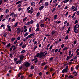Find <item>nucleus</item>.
<instances>
[{"label": "nucleus", "instance_id": "obj_25", "mask_svg": "<svg viewBox=\"0 0 79 79\" xmlns=\"http://www.w3.org/2000/svg\"><path fill=\"white\" fill-rule=\"evenodd\" d=\"M26 47V45L24 44L22 46V48H25V47Z\"/></svg>", "mask_w": 79, "mask_h": 79}, {"label": "nucleus", "instance_id": "obj_29", "mask_svg": "<svg viewBox=\"0 0 79 79\" xmlns=\"http://www.w3.org/2000/svg\"><path fill=\"white\" fill-rule=\"evenodd\" d=\"M40 30V29H39V28H37L35 30V32H38V31H39Z\"/></svg>", "mask_w": 79, "mask_h": 79}, {"label": "nucleus", "instance_id": "obj_33", "mask_svg": "<svg viewBox=\"0 0 79 79\" xmlns=\"http://www.w3.org/2000/svg\"><path fill=\"white\" fill-rule=\"evenodd\" d=\"M47 54V52L46 51L44 53V56H45Z\"/></svg>", "mask_w": 79, "mask_h": 79}, {"label": "nucleus", "instance_id": "obj_8", "mask_svg": "<svg viewBox=\"0 0 79 79\" xmlns=\"http://www.w3.org/2000/svg\"><path fill=\"white\" fill-rule=\"evenodd\" d=\"M73 29H74V31L75 33H77L79 32L78 30L77 29V28H73Z\"/></svg>", "mask_w": 79, "mask_h": 79}, {"label": "nucleus", "instance_id": "obj_21", "mask_svg": "<svg viewBox=\"0 0 79 79\" xmlns=\"http://www.w3.org/2000/svg\"><path fill=\"white\" fill-rule=\"evenodd\" d=\"M29 39V38H28V37H27V36L24 39L23 41H26V40H27V39Z\"/></svg>", "mask_w": 79, "mask_h": 79}, {"label": "nucleus", "instance_id": "obj_32", "mask_svg": "<svg viewBox=\"0 0 79 79\" xmlns=\"http://www.w3.org/2000/svg\"><path fill=\"white\" fill-rule=\"evenodd\" d=\"M52 48H53V45H51V46H50V47L49 48V49L50 50H52Z\"/></svg>", "mask_w": 79, "mask_h": 79}, {"label": "nucleus", "instance_id": "obj_62", "mask_svg": "<svg viewBox=\"0 0 79 79\" xmlns=\"http://www.w3.org/2000/svg\"><path fill=\"white\" fill-rule=\"evenodd\" d=\"M53 69L51 68L50 69V71H53Z\"/></svg>", "mask_w": 79, "mask_h": 79}, {"label": "nucleus", "instance_id": "obj_37", "mask_svg": "<svg viewBox=\"0 0 79 79\" xmlns=\"http://www.w3.org/2000/svg\"><path fill=\"white\" fill-rule=\"evenodd\" d=\"M34 59L35 60H37V58H36V56H34Z\"/></svg>", "mask_w": 79, "mask_h": 79}, {"label": "nucleus", "instance_id": "obj_56", "mask_svg": "<svg viewBox=\"0 0 79 79\" xmlns=\"http://www.w3.org/2000/svg\"><path fill=\"white\" fill-rule=\"evenodd\" d=\"M7 35V34H5L4 35H3V36L4 37H6Z\"/></svg>", "mask_w": 79, "mask_h": 79}, {"label": "nucleus", "instance_id": "obj_39", "mask_svg": "<svg viewBox=\"0 0 79 79\" xmlns=\"http://www.w3.org/2000/svg\"><path fill=\"white\" fill-rule=\"evenodd\" d=\"M29 32H31V31H32V28H31V27L29 28Z\"/></svg>", "mask_w": 79, "mask_h": 79}, {"label": "nucleus", "instance_id": "obj_28", "mask_svg": "<svg viewBox=\"0 0 79 79\" xmlns=\"http://www.w3.org/2000/svg\"><path fill=\"white\" fill-rule=\"evenodd\" d=\"M27 17H25L23 20V22H25L26 21V19H27Z\"/></svg>", "mask_w": 79, "mask_h": 79}, {"label": "nucleus", "instance_id": "obj_44", "mask_svg": "<svg viewBox=\"0 0 79 79\" xmlns=\"http://www.w3.org/2000/svg\"><path fill=\"white\" fill-rule=\"evenodd\" d=\"M34 23V21L33 20H31L30 21V24H32V23Z\"/></svg>", "mask_w": 79, "mask_h": 79}, {"label": "nucleus", "instance_id": "obj_27", "mask_svg": "<svg viewBox=\"0 0 79 79\" xmlns=\"http://www.w3.org/2000/svg\"><path fill=\"white\" fill-rule=\"evenodd\" d=\"M74 77V76H72V75H70L69 76V77H68V78H73Z\"/></svg>", "mask_w": 79, "mask_h": 79}, {"label": "nucleus", "instance_id": "obj_61", "mask_svg": "<svg viewBox=\"0 0 79 79\" xmlns=\"http://www.w3.org/2000/svg\"><path fill=\"white\" fill-rule=\"evenodd\" d=\"M8 31H11V29L10 28H8Z\"/></svg>", "mask_w": 79, "mask_h": 79}, {"label": "nucleus", "instance_id": "obj_64", "mask_svg": "<svg viewBox=\"0 0 79 79\" xmlns=\"http://www.w3.org/2000/svg\"><path fill=\"white\" fill-rule=\"evenodd\" d=\"M79 49H77V50H76V53H77V52H79Z\"/></svg>", "mask_w": 79, "mask_h": 79}, {"label": "nucleus", "instance_id": "obj_14", "mask_svg": "<svg viewBox=\"0 0 79 79\" xmlns=\"http://www.w3.org/2000/svg\"><path fill=\"white\" fill-rule=\"evenodd\" d=\"M12 48H13V50H15L16 49V46L15 45H13L12 47Z\"/></svg>", "mask_w": 79, "mask_h": 79}, {"label": "nucleus", "instance_id": "obj_41", "mask_svg": "<svg viewBox=\"0 0 79 79\" xmlns=\"http://www.w3.org/2000/svg\"><path fill=\"white\" fill-rule=\"evenodd\" d=\"M23 44V42H21L19 46H22Z\"/></svg>", "mask_w": 79, "mask_h": 79}, {"label": "nucleus", "instance_id": "obj_30", "mask_svg": "<svg viewBox=\"0 0 79 79\" xmlns=\"http://www.w3.org/2000/svg\"><path fill=\"white\" fill-rule=\"evenodd\" d=\"M40 55V53H37V54L36 55V57H39V56Z\"/></svg>", "mask_w": 79, "mask_h": 79}, {"label": "nucleus", "instance_id": "obj_52", "mask_svg": "<svg viewBox=\"0 0 79 79\" xmlns=\"http://www.w3.org/2000/svg\"><path fill=\"white\" fill-rule=\"evenodd\" d=\"M58 49H56L55 50V52H58Z\"/></svg>", "mask_w": 79, "mask_h": 79}, {"label": "nucleus", "instance_id": "obj_24", "mask_svg": "<svg viewBox=\"0 0 79 79\" xmlns=\"http://www.w3.org/2000/svg\"><path fill=\"white\" fill-rule=\"evenodd\" d=\"M9 12V10L8 9H6L5 11L6 13H8Z\"/></svg>", "mask_w": 79, "mask_h": 79}, {"label": "nucleus", "instance_id": "obj_3", "mask_svg": "<svg viewBox=\"0 0 79 79\" xmlns=\"http://www.w3.org/2000/svg\"><path fill=\"white\" fill-rule=\"evenodd\" d=\"M44 56V52H41L40 53V56H39V58H42L43 56Z\"/></svg>", "mask_w": 79, "mask_h": 79}, {"label": "nucleus", "instance_id": "obj_15", "mask_svg": "<svg viewBox=\"0 0 79 79\" xmlns=\"http://www.w3.org/2000/svg\"><path fill=\"white\" fill-rule=\"evenodd\" d=\"M30 24V22L28 21L27 22V23H25V25H26V26H28V25H29Z\"/></svg>", "mask_w": 79, "mask_h": 79}, {"label": "nucleus", "instance_id": "obj_5", "mask_svg": "<svg viewBox=\"0 0 79 79\" xmlns=\"http://www.w3.org/2000/svg\"><path fill=\"white\" fill-rule=\"evenodd\" d=\"M68 70V69H65L62 71V73H67Z\"/></svg>", "mask_w": 79, "mask_h": 79}, {"label": "nucleus", "instance_id": "obj_54", "mask_svg": "<svg viewBox=\"0 0 79 79\" xmlns=\"http://www.w3.org/2000/svg\"><path fill=\"white\" fill-rule=\"evenodd\" d=\"M45 64V63H43L42 64V66H44Z\"/></svg>", "mask_w": 79, "mask_h": 79}, {"label": "nucleus", "instance_id": "obj_19", "mask_svg": "<svg viewBox=\"0 0 79 79\" xmlns=\"http://www.w3.org/2000/svg\"><path fill=\"white\" fill-rule=\"evenodd\" d=\"M70 30H71V27H69L67 31V33H69V31H70Z\"/></svg>", "mask_w": 79, "mask_h": 79}, {"label": "nucleus", "instance_id": "obj_57", "mask_svg": "<svg viewBox=\"0 0 79 79\" xmlns=\"http://www.w3.org/2000/svg\"><path fill=\"white\" fill-rule=\"evenodd\" d=\"M17 60V58H15L14 59V61H16V60Z\"/></svg>", "mask_w": 79, "mask_h": 79}, {"label": "nucleus", "instance_id": "obj_53", "mask_svg": "<svg viewBox=\"0 0 79 79\" xmlns=\"http://www.w3.org/2000/svg\"><path fill=\"white\" fill-rule=\"evenodd\" d=\"M64 29H65V28H64V27H62L61 28V29H62V30H64Z\"/></svg>", "mask_w": 79, "mask_h": 79}, {"label": "nucleus", "instance_id": "obj_34", "mask_svg": "<svg viewBox=\"0 0 79 79\" xmlns=\"http://www.w3.org/2000/svg\"><path fill=\"white\" fill-rule=\"evenodd\" d=\"M39 15H40V13L38 12L36 15V16L38 17V16H39Z\"/></svg>", "mask_w": 79, "mask_h": 79}, {"label": "nucleus", "instance_id": "obj_58", "mask_svg": "<svg viewBox=\"0 0 79 79\" xmlns=\"http://www.w3.org/2000/svg\"><path fill=\"white\" fill-rule=\"evenodd\" d=\"M56 18H57V15H55V16H54L55 19H56Z\"/></svg>", "mask_w": 79, "mask_h": 79}, {"label": "nucleus", "instance_id": "obj_38", "mask_svg": "<svg viewBox=\"0 0 79 79\" xmlns=\"http://www.w3.org/2000/svg\"><path fill=\"white\" fill-rule=\"evenodd\" d=\"M64 46V44H63L61 45V47L62 48H63Z\"/></svg>", "mask_w": 79, "mask_h": 79}, {"label": "nucleus", "instance_id": "obj_51", "mask_svg": "<svg viewBox=\"0 0 79 79\" xmlns=\"http://www.w3.org/2000/svg\"><path fill=\"white\" fill-rule=\"evenodd\" d=\"M21 32V30H18L17 31V34H19L20 33V32Z\"/></svg>", "mask_w": 79, "mask_h": 79}, {"label": "nucleus", "instance_id": "obj_60", "mask_svg": "<svg viewBox=\"0 0 79 79\" xmlns=\"http://www.w3.org/2000/svg\"><path fill=\"white\" fill-rule=\"evenodd\" d=\"M50 35L49 34H47L46 35V37H49V36H50Z\"/></svg>", "mask_w": 79, "mask_h": 79}, {"label": "nucleus", "instance_id": "obj_10", "mask_svg": "<svg viewBox=\"0 0 79 79\" xmlns=\"http://www.w3.org/2000/svg\"><path fill=\"white\" fill-rule=\"evenodd\" d=\"M23 55H21L19 56L20 60H23L24 58V56H23Z\"/></svg>", "mask_w": 79, "mask_h": 79}, {"label": "nucleus", "instance_id": "obj_46", "mask_svg": "<svg viewBox=\"0 0 79 79\" xmlns=\"http://www.w3.org/2000/svg\"><path fill=\"white\" fill-rule=\"evenodd\" d=\"M42 1H43V0H40V2H39L38 4H40V3H42Z\"/></svg>", "mask_w": 79, "mask_h": 79}, {"label": "nucleus", "instance_id": "obj_2", "mask_svg": "<svg viewBox=\"0 0 79 79\" xmlns=\"http://www.w3.org/2000/svg\"><path fill=\"white\" fill-rule=\"evenodd\" d=\"M24 66H25L26 67H29L31 66V64L28 62H27L25 63Z\"/></svg>", "mask_w": 79, "mask_h": 79}, {"label": "nucleus", "instance_id": "obj_18", "mask_svg": "<svg viewBox=\"0 0 79 79\" xmlns=\"http://www.w3.org/2000/svg\"><path fill=\"white\" fill-rule=\"evenodd\" d=\"M56 32V31L54 30L53 31H52V33H51V34L52 35H53V34H55V33Z\"/></svg>", "mask_w": 79, "mask_h": 79}, {"label": "nucleus", "instance_id": "obj_59", "mask_svg": "<svg viewBox=\"0 0 79 79\" xmlns=\"http://www.w3.org/2000/svg\"><path fill=\"white\" fill-rule=\"evenodd\" d=\"M60 23H61V21H58L57 22V24H60Z\"/></svg>", "mask_w": 79, "mask_h": 79}, {"label": "nucleus", "instance_id": "obj_49", "mask_svg": "<svg viewBox=\"0 0 79 79\" xmlns=\"http://www.w3.org/2000/svg\"><path fill=\"white\" fill-rule=\"evenodd\" d=\"M37 41L35 42L34 43V45H36V44H37Z\"/></svg>", "mask_w": 79, "mask_h": 79}, {"label": "nucleus", "instance_id": "obj_13", "mask_svg": "<svg viewBox=\"0 0 79 79\" xmlns=\"http://www.w3.org/2000/svg\"><path fill=\"white\" fill-rule=\"evenodd\" d=\"M22 2H23V1H19L16 3V5H18V4L19 3H21Z\"/></svg>", "mask_w": 79, "mask_h": 79}, {"label": "nucleus", "instance_id": "obj_63", "mask_svg": "<svg viewBox=\"0 0 79 79\" xmlns=\"http://www.w3.org/2000/svg\"><path fill=\"white\" fill-rule=\"evenodd\" d=\"M4 27V25L3 24H2L1 26V27Z\"/></svg>", "mask_w": 79, "mask_h": 79}, {"label": "nucleus", "instance_id": "obj_47", "mask_svg": "<svg viewBox=\"0 0 79 79\" xmlns=\"http://www.w3.org/2000/svg\"><path fill=\"white\" fill-rule=\"evenodd\" d=\"M36 27L37 28H39V25L38 24H37L36 25Z\"/></svg>", "mask_w": 79, "mask_h": 79}, {"label": "nucleus", "instance_id": "obj_4", "mask_svg": "<svg viewBox=\"0 0 79 79\" xmlns=\"http://www.w3.org/2000/svg\"><path fill=\"white\" fill-rule=\"evenodd\" d=\"M16 64H18V63L21 64V63H23V62H22V60H19L18 61H16Z\"/></svg>", "mask_w": 79, "mask_h": 79}, {"label": "nucleus", "instance_id": "obj_20", "mask_svg": "<svg viewBox=\"0 0 79 79\" xmlns=\"http://www.w3.org/2000/svg\"><path fill=\"white\" fill-rule=\"evenodd\" d=\"M18 22H16L14 25V27H16V26H18Z\"/></svg>", "mask_w": 79, "mask_h": 79}, {"label": "nucleus", "instance_id": "obj_1", "mask_svg": "<svg viewBox=\"0 0 79 79\" xmlns=\"http://www.w3.org/2000/svg\"><path fill=\"white\" fill-rule=\"evenodd\" d=\"M10 16H12V18H15L16 17V14H15L14 12H12L10 14Z\"/></svg>", "mask_w": 79, "mask_h": 79}, {"label": "nucleus", "instance_id": "obj_48", "mask_svg": "<svg viewBox=\"0 0 79 79\" xmlns=\"http://www.w3.org/2000/svg\"><path fill=\"white\" fill-rule=\"evenodd\" d=\"M7 27L8 28H11V26L7 25Z\"/></svg>", "mask_w": 79, "mask_h": 79}, {"label": "nucleus", "instance_id": "obj_9", "mask_svg": "<svg viewBox=\"0 0 79 79\" xmlns=\"http://www.w3.org/2000/svg\"><path fill=\"white\" fill-rule=\"evenodd\" d=\"M68 48L67 47H65L64 48H63V51H65V50H67L68 49Z\"/></svg>", "mask_w": 79, "mask_h": 79}, {"label": "nucleus", "instance_id": "obj_45", "mask_svg": "<svg viewBox=\"0 0 79 79\" xmlns=\"http://www.w3.org/2000/svg\"><path fill=\"white\" fill-rule=\"evenodd\" d=\"M75 8V7L74 6H72L71 7L72 10H73V9H74Z\"/></svg>", "mask_w": 79, "mask_h": 79}, {"label": "nucleus", "instance_id": "obj_42", "mask_svg": "<svg viewBox=\"0 0 79 79\" xmlns=\"http://www.w3.org/2000/svg\"><path fill=\"white\" fill-rule=\"evenodd\" d=\"M57 0H54L53 3H56V2H57Z\"/></svg>", "mask_w": 79, "mask_h": 79}, {"label": "nucleus", "instance_id": "obj_31", "mask_svg": "<svg viewBox=\"0 0 79 79\" xmlns=\"http://www.w3.org/2000/svg\"><path fill=\"white\" fill-rule=\"evenodd\" d=\"M40 26L43 27H44V26H45V25L43 24H41L40 25Z\"/></svg>", "mask_w": 79, "mask_h": 79}, {"label": "nucleus", "instance_id": "obj_7", "mask_svg": "<svg viewBox=\"0 0 79 79\" xmlns=\"http://www.w3.org/2000/svg\"><path fill=\"white\" fill-rule=\"evenodd\" d=\"M79 27V24H76L73 27V28H75V29H77V28H78Z\"/></svg>", "mask_w": 79, "mask_h": 79}, {"label": "nucleus", "instance_id": "obj_6", "mask_svg": "<svg viewBox=\"0 0 79 79\" xmlns=\"http://www.w3.org/2000/svg\"><path fill=\"white\" fill-rule=\"evenodd\" d=\"M31 5L32 6L34 7L35 6V3L34 2H31Z\"/></svg>", "mask_w": 79, "mask_h": 79}, {"label": "nucleus", "instance_id": "obj_17", "mask_svg": "<svg viewBox=\"0 0 79 79\" xmlns=\"http://www.w3.org/2000/svg\"><path fill=\"white\" fill-rule=\"evenodd\" d=\"M10 43H9L8 44L6 47L7 48H9V47H10Z\"/></svg>", "mask_w": 79, "mask_h": 79}, {"label": "nucleus", "instance_id": "obj_43", "mask_svg": "<svg viewBox=\"0 0 79 79\" xmlns=\"http://www.w3.org/2000/svg\"><path fill=\"white\" fill-rule=\"evenodd\" d=\"M70 58V57H69V56H68L66 59V60H68Z\"/></svg>", "mask_w": 79, "mask_h": 79}, {"label": "nucleus", "instance_id": "obj_12", "mask_svg": "<svg viewBox=\"0 0 79 79\" xmlns=\"http://www.w3.org/2000/svg\"><path fill=\"white\" fill-rule=\"evenodd\" d=\"M44 6H41L39 9V10H42L43 8H44Z\"/></svg>", "mask_w": 79, "mask_h": 79}, {"label": "nucleus", "instance_id": "obj_23", "mask_svg": "<svg viewBox=\"0 0 79 79\" xmlns=\"http://www.w3.org/2000/svg\"><path fill=\"white\" fill-rule=\"evenodd\" d=\"M25 52H26V50H23L21 52V53H24Z\"/></svg>", "mask_w": 79, "mask_h": 79}, {"label": "nucleus", "instance_id": "obj_11", "mask_svg": "<svg viewBox=\"0 0 79 79\" xmlns=\"http://www.w3.org/2000/svg\"><path fill=\"white\" fill-rule=\"evenodd\" d=\"M69 0H64L63 1V2L64 3H68V2H69Z\"/></svg>", "mask_w": 79, "mask_h": 79}, {"label": "nucleus", "instance_id": "obj_50", "mask_svg": "<svg viewBox=\"0 0 79 79\" xmlns=\"http://www.w3.org/2000/svg\"><path fill=\"white\" fill-rule=\"evenodd\" d=\"M37 46H35L34 48V50H36V49H37Z\"/></svg>", "mask_w": 79, "mask_h": 79}, {"label": "nucleus", "instance_id": "obj_22", "mask_svg": "<svg viewBox=\"0 0 79 79\" xmlns=\"http://www.w3.org/2000/svg\"><path fill=\"white\" fill-rule=\"evenodd\" d=\"M32 36V34H30L29 35H28V36H27L28 38H31Z\"/></svg>", "mask_w": 79, "mask_h": 79}, {"label": "nucleus", "instance_id": "obj_35", "mask_svg": "<svg viewBox=\"0 0 79 79\" xmlns=\"http://www.w3.org/2000/svg\"><path fill=\"white\" fill-rule=\"evenodd\" d=\"M75 15H76V12H75L74 14L73 15L72 17V18H73L74 17V16H75Z\"/></svg>", "mask_w": 79, "mask_h": 79}, {"label": "nucleus", "instance_id": "obj_55", "mask_svg": "<svg viewBox=\"0 0 79 79\" xmlns=\"http://www.w3.org/2000/svg\"><path fill=\"white\" fill-rule=\"evenodd\" d=\"M12 55H13L12 54H10V56L11 58H12V57H13V56H12Z\"/></svg>", "mask_w": 79, "mask_h": 79}, {"label": "nucleus", "instance_id": "obj_16", "mask_svg": "<svg viewBox=\"0 0 79 79\" xmlns=\"http://www.w3.org/2000/svg\"><path fill=\"white\" fill-rule=\"evenodd\" d=\"M28 34H29V33H28L27 32L26 33L24 34V37H26V36H27Z\"/></svg>", "mask_w": 79, "mask_h": 79}, {"label": "nucleus", "instance_id": "obj_36", "mask_svg": "<svg viewBox=\"0 0 79 79\" xmlns=\"http://www.w3.org/2000/svg\"><path fill=\"white\" fill-rule=\"evenodd\" d=\"M77 23H78V21L77 20H76L75 21L74 24H77Z\"/></svg>", "mask_w": 79, "mask_h": 79}, {"label": "nucleus", "instance_id": "obj_40", "mask_svg": "<svg viewBox=\"0 0 79 79\" xmlns=\"http://www.w3.org/2000/svg\"><path fill=\"white\" fill-rule=\"evenodd\" d=\"M21 10H22V9L21 8H19V9H18L19 11H21Z\"/></svg>", "mask_w": 79, "mask_h": 79}, {"label": "nucleus", "instance_id": "obj_26", "mask_svg": "<svg viewBox=\"0 0 79 79\" xmlns=\"http://www.w3.org/2000/svg\"><path fill=\"white\" fill-rule=\"evenodd\" d=\"M49 4H48V2H46L45 3V6H48V5Z\"/></svg>", "mask_w": 79, "mask_h": 79}]
</instances>
